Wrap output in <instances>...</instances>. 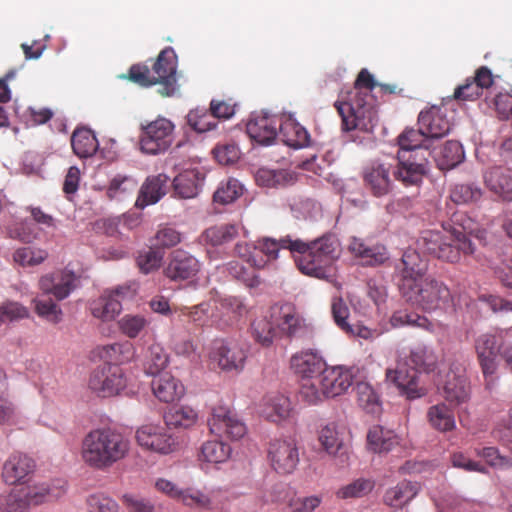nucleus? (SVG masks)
I'll return each mask as SVG.
<instances>
[{"instance_id": "f257e3e1", "label": "nucleus", "mask_w": 512, "mask_h": 512, "mask_svg": "<svg viewBox=\"0 0 512 512\" xmlns=\"http://www.w3.org/2000/svg\"><path fill=\"white\" fill-rule=\"evenodd\" d=\"M470 237L482 241L486 231L467 215H457L449 236L441 232L429 231L423 237L425 250L446 262L456 263L461 255H472L476 248Z\"/></svg>"}, {"instance_id": "f03ea898", "label": "nucleus", "mask_w": 512, "mask_h": 512, "mask_svg": "<svg viewBox=\"0 0 512 512\" xmlns=\"http://www.w3.org/2000/svg\"><path fill=\"white\" fill-rule=\"evenodd\" d=\"M376 85L373 75L367 69H362L348 99L335 104L345 130L359 129L366 132L373 130L378 121V112L377 100L371 91Z\"/></svg>"}, {"instance_id": "7ed1b4c3", "label": "nucleus", "mask_w": 512, "mask_h": 512, "mask_svg": "<svg viewBox=\"0 0 512 512\" xmlns=\"http://www.w3.org/2000/svg\"><path fill=\"white\" fill-rule=\"evenodd\" d=\"M251 328L254 340L263 347L271 346L277 336L293 339L309 332L304 318L290 303L271 306L268 315L256 318Z\"/></svg>"}, {"instance_id": "20e7f679", "label": "nucleus", "mask_w": 512, "mask_h": 512, "mask_svg": "<svg viewBox=\"0 0 512 512\" xmlns=\"http://www.w3.org/2000/svg\"><path fill=\"white\" fill-rule=\"evenodd\" d=\"M130 441L112 428H96L87 433L81 443V458L90 468L104 471L124 459Z\"/></svg>"}, {"instance_id": "39448f33", "label": "nucleus", "mask_w": 512, "mask_h": 512, "mask_svg": "<svg viewBox=\"0 0 512 512\" xmlns=\"http://www.w3.org/2000/svg\"><path fill=\"white\" fill-rule=\"evenodd\" d=\"M295 250L297 268L305 275L328 280L333 277V263L339 257V243L330 234L323 235L313 241L305 242Z\"/></svg>"}, {"instance_id": "423d86ee", "label": "nucleus", "mask_w": 512, "mask_h": 512, "mask_svg": "<svg viewBox=\"0 0 512 512\" xmlns=\"http://www.w3.org/2000/svg\"><path fill=\"white\" fill-rule=\"evenodd\" d=\"M176 55L172 48L162 50L151 68L145 64L132 65L127 78L143 87L161 85L159 92L171 96L176 91Z\"/></svg>"}, {"instance_id": "0eeeda50", "label": "nucleus", "mask_w": 512, "mask_h": 512, "mask_svg": "<svg viewBox=\"0 0 512 512\" xmlns=\"http://www.w3.org/2000/svg\"><path fill=\"white\" fill-rule=\"evenodd\" d=\"M410 303L425 311L444 309L452 303V296L447 285L435 278L425 277L401 292Z\"/></svg>"}, {"instance_id": "6e6552de", "label": "nucleus", "mask_w": 512, "mask_h": 512, "mask_svg": "<svg viewBox=\"0 0 512 512\" xmlns=\"http://www.w3.org/2000/svg\"><path fill=\"white\" fill-rule=\"evenodd\" d=\"M174 129V124L164 117L142 125L139 137L140 150L149 155L164 153L172 145Z\"/></svg>"}, {"instance_id": "1a4fd4ad", "label": "nucleus", "mask_w": 512, "mask_h": 512, "mask_svg": "<svg viewBox=\"0 0 512 512\" xmlns=\"http://www.w3.org/2000/svg\"><path fill=\"white\" fill-rule=\"evenodd\" d=\"M128 378L116 364L105 363L96 368L89 379V388L99 397L119 395L126 387Z\"/></svg>"}, {"instance_id": "9d476101", "label": "nucleus", "mask_w": 512, "mask_h": 512, "mask_svg": "<svg viewBox=\"0 0 512 512\" xmlns=\"http://www.w3.org/2000/svg\"><path fill=\"white\" fill-rule=\"evenodd\" d=\"M247 352L243 346L233 339H215L211 344L209 359L224 371H240L243 369Z\"/></svg>"}, {"instance_id": "9b49d317", "label": "nucleus", "mask_w": 512, "mask_h": 512, "mask_svg": "<svg viewBox=\"0 0 512 512\" xmlns=\"http://www.w3.org/2000/svg\"><path fill=\"white\" fill-rule=\"evenodd\" d=\"M474 347L478 363L485 379V385L490 389L495 382L501 343H499L497 335L485 333L476 338Z\"/></svg>"}, {"instance_id": "f8f14e48", "label": "nucleus", "mask_w": 512, "mask_h": 512, "mask_svg": "<svg viewBox=\"0 0 512 512\" xmlns=\"http://www.w3.org/2000/svg\"><path fill=\"white\" fill-rule=\"evenodd\" d=\"M267 453L271 467L281 475L293 473L299 463L298 445L292 437L271 440Z\"/></svg>"}, {"instance_id": "ddd939ff", "label": "nucleus", "mask_w": 512, "mask_h": 512, "mask_svg": "<svg viewBox=\"0 0 512 512\" xmlns=\"http://www.w3.org/2000/svg\"><path fill=\"white\" fill-rule=\"evenodd\" d=\"M133 294L134 290L129 285L107 289L97 299L91 302V314L103 322L112 321L120 314L122 301L125 298L131 297Z\"/></svg>"}, {"instance_id": "4468645a", "label": "nucleus", "mask_w": 512, "mask_h": 512, "mask_svg": "<svg viewBox=\"0 0 512 512\" xmlns=\"http://www.w3.org/2000/svg\"><path fill=\"white\" fill-rule=\"evenodd\" d=\"M397 161L393 175L404 186H418L428 173V157L424 153L418 155L398 152Z\"/></svg>"}, {"instance_id": "2eb2a0df", "label": "nucleus", "mask_w": 512, "mask_h": 512, "mask_svg": "<svg viewBox=\"0 0 512 512\" xmlns=\"http://www.w3.org/2000/svg\"><path fill=\"white\" fill-rule=\"evenodd\" d=\"M135 438L139 446L159 454H170L178 448V442L173 435L166 432L164 428L153 424L139 427Z\"/></svg>"}, {"instance_id": "dca6fc26", "label": "nucleus", "mask_w": 512, "mask_h": 512, "mask_svg": "<svg viewBox=\"0 0 512 512\" xmlns=\"http://www.w3.org/2000/svg\"><path fill=\"white\" fill-rule=\"evenodd\" d=\"M17 490L29 510L31 506H38L62 497L66 493V483L60 479L51 482H35L19 487Z\"/></svg>"}, {"instance_id": "f3484780", "label": "nucleus", "mask_w": 512, "mask_h": 512, "mask_svg": "<svg viewBox=\"0 0 512 512\" xmlns=\"http://www.w3.org/2000/svg\"><path fill=\"white\" fill-rule=\"evenodd\" d=\"M208 426L212 434L227 437L231 440L240 439L246 434L245 424L233 411L225 406L213 408Z\"/></svg>"}, {"instance_id": "a211bd4d", "label": "nucleus", "mask_w": 512, "mask_h": 512, "mask_svg": "<svg viewBox=\"0 0 512 512\" xmlns=\"http://www.w3.org/2000/svg\"><path fill=\"white\" fill-rule=\"evenodd\" d=\"M386 380L394 384L400 394L413 400L426 395V389L419 386V377L416 369L408 367V362H399L395 369L386 370Z\"/></svg>"}, {"instance_id": "6ab92c4d", "label": "nucleus", "mask_w": 512, "mask_h": 512, "mask_svg": "<svg viewBox=\"0 0 512 512\" xmlns=\"http://www.w3.org/2000/svg\"><path fill=\"white\" fill-rule=\"evenodd\" d=\"M281 118V116L267 112L253 114L246 125V132L255 142L269 145L279 134Z\"/></svg>"}, {"instance_id": "aec40b11", "label": "nucleus", "mask_w": 512, "mask_h": 512, "mask_svg": "<svg viewBox=\"0 0 512 512\" xmlns=\"http://www.w3.org/2000/svg\"><path fill=\"white\" fill-rule=\"evenodd\" d=\"M427 263L414 249L404 251L400 263L396 266L399 273L400 292L410 289L412 285L424 278L427 271Z\"/></svg>"}, {"instance_id": "412c9836", "label": "nucleus", "mask_w": 512, "mask_h": 512, "mask_svg": "<svg viewBox=\"0 0 512 512\" xmlns=\"http://www.w3.org/2000/svg\"><path fill=\"white\" fill-rule=\"evenodd\" d=\"M77 283V275L65 269L42 276L39 287L44 294L63 300L76 288Z\"/></svg>"}, {"instance_id": "4be33fe9", "label": "nucleus", "mask_w": 512, "mask_h": 512, "mask_svg": "<svg viewBox=\"0 0 512 512\" xmlns=\"http://www.w3.org/2000/svg\"><path fill=\"white\" fill-rule=\"evenodd\" d=\"M390 165L374 162L363 170L365 188L375 197H382L392 191L393 181L390 177Z\"/></svg>"}, {"instance_id": "5701e85b", "label": "nucleus", "mask_w": 512, "mask_h": 512, "mask_svg": "<svg viewBox=\"0 0 512 512\" xmlns=\"http://www.w3.org/2000/svg\"><path fill=\"white\" fill-rule=\"evenodd\" d=\"M35 461L25 453L13 452L3 464L2 478L8 485H17L34 472Z\"/></svg>"}, {"instance_id": "b1692460", "label": "nucleus", "mask_w": 512, "mask_h": 512, "mask_svg": "<svg viewBox=\"0 0 512 512\" xmlns=\"http://www.w3.org/2000/svg\"><path fill=\"white\" fill-rule=\"evenodd\" d=\"M418 126L421 127L432 143L435 139L447 135L451 129L446 110L436 106H432L419 114Z\"/></svg>"}, {"instance_id": "393cba45", "label": "nucleus", "mask_w": 512, "mask_h": 512, "mask_svg": "<svg viewBox=\"0 0 512 512\" xmlns=\"http://www.w3.org/2000/svg\"><path fill=\"white\" fill-rule=\"evenodd\" d=\"M199 269V262L194 256L184 250L177 249L171 253V259L165 273L172 280H186L196 276Z\"/></svg>"}, {"instance_id": "a878e982", "label": "nucleus", "mask_w": 512, "mask_h": 512, "mask_svg": "<svg viewBox=\"0 0 512 512\" xmlns=\"http://www.w3.org/2000/svg\"><path fill=\"white\" fill-rule=\"evenodd\" d=\"M320 377L328 398L345 393L353 383L351 369L342 366L325 367Z\"/></svg>"}, {"instance_id": "bb28decb", "label": "nucleus", "mask_w": 512, "mask_h": 512, "mask_svg": "<svg viewBox=\"0 0 512 512\" xmlns=\"http://www.w3.org/2000/svg\"><path fill=\"white\" fill-rule=\"evenodd\" d=\"M151 388L154 396L164 403L178 401L185 393L181 381L169 372L155 376L151 382Z\"/></svg>"}, {"instance_id": "cd10ccee", "label": "nucleus", "mask_w": 512, "mask_h": 512, "mask_svg": "<svg viewBox=\"0 0 512 512\" xmlns=\"http://www.w3.org/2000/svg\"><path fill=\"white\" fill-rule=\"evenodd\" d=\"M443 397L453 406L467 403L471 395L470 383L465 375L449 371L443 384Z\"/></svg>"}, {"instance_id": "c85d7f7f", "label": "nucleus", "mask_w": 512, "mask_h": 512, "mask_svg": "<svg viewBox=\"0 0 512 512\" xmlns=\"http://www.w3.org/2000/svg\"><path fill=\"white\" fill-rule=\"evenodd\" d=\"M486 187L504 201H512V173L501 166L491 167L483 174Z\"/></svg>"}, {"instance_id": "c756f323", "label": "nucleus", "mask_w": 512, "mask_h": 512, "mask_svg": "<svg viewBox=\"0 0 512 512\" xmlns=\"http://www.w3.org/2000/svg\"><path fill=\"white\" fill-rule=\"evenodd\" d=\"M168 182L169 177L162 173L147 177L140 188L136 207L143 209L157 203L166 194Z\"/></svg>"}, {"instance_id": "7c9ffc66", "label": "nucleus", "mask_w": 512, "mask_h": 512, "mask_svg": "<svg viewBox=\"0 0 512 512\" xmlns=\"http://www.w3.org/2000/svg\"><path fill=\"white\" fill-rule=\"evenodd\" d=\"M398 152H406L407 154L426 155L428 158L432 155L430 151L432 142L426 136L424 131L419 127L418 129H405L398 136Z\"/></svg>"}, {"instance_id": "2f4dec72", "label": "nucleus", "mask_w": 512, "mask_h": 512, "mask_svg": "<svg viewBox=\"0 0 512 512\" xmlns=\"http://www.w3.org/2000/svg\"><path fill=\"white\" fill-rule=\"evenodd\" d=\"M291 367L295 373L303 378L321 375L326 367V362L316 351H301L291 357Z\"/></svg>"}, {"instance_id": "473e14b6", "label": "nucleus", "mask_w": 512, "mask_h": 512, "mask_svg": "<svg viewBox=\"0 0 512 512\" xmlns=\"http://www.w3.org/2000/svg\"><path fill=\"white\" fill-rule=\"evenodd\" d=\"M256 243L257 247L260 248L261 253L264 254L268 262L274 261L278 258L280 249H288L295 259V250L303 246L300 243V239H292L289 235L278 240L271 237H261L256 240Z\"/></svg>"}, {"instance_id": "72a5a7b5", "label": "nucleus", "mask_w": 512, "mask_h": 512, "mask_svg": "<svg viewBox=\"0 0 512 512\" xmlns=\"http://www.w3.org/2000/svg\"><path fill=\"white\" fill-rule=\"evenodd\" d=\"M279 135L286 145L293 148H303L310 144L307 130L292 118H281Z\"/></svg>"}, {"instance_id": "f704fd0d", "label": "nucleus", "mask_w": 512, "mask_h": 512, "mask_svg": "<svg viewBox=\"0 0 512 512\" xmlns=\"http://www.w3.org/2000/svg\"><path fill=\"white\" fill-rule=\"evenodd\" d=\"M429 425L438 432H450L456 428L453 410L445 403L432 405L427 410Z\"/></svg>"}, {"instance_id": "c9c22d12", "label": "nucleus", "mask_w": 512, "mask_h": 512, "mask_svg": "<svg viewBox=\"0 0 512 512\" xmlns=\"http://www.w3.org/2000/svg\"><path fill=\"white\" fill-rule=\"evenodd\" d=\"M418 490L416 483L403 480L385 492L383 501L392 508H402L418 494Z\"/></svg>"}, {"instance_id": "e433bc0d", "label": "nucleus", "mask_w": 512, "mask_h": 512, "mask_svg": "<svg viewBox=\"0 0 512 512\" xmlns=\"http://www.w3.org/2000/svg\"><path fill=\"white\" fill-rule=\"evenodd\" d=\"M349 251L361 258L367 265H378L387 259L385 248L381 246H368L364 240L352 237L348 245Z\"/></svg>"}, {"instance_id": "4c0bfd02", "label": "nucleus", "mask_w": 512, "mask_h": 512, "mask_svg": "<svg viewBox=\"0 0 512 512\" xmlns=\"http://www.w3.org/2000/svg\"><path fill=\"white\" fill-rule=\"evenodd\" d=\"M204 178L196 170H185L173 180L175 193L184 199L193 198L198 194Z\"/></svg>"}, {"instance_id": "58836bf2", "label": "nucleus", "mask_w": 512, "mask_h": 512, "mask_svg": "<svg viewBox=\"0 0 512 512\" xmlns=\"http://www.w3.org/2000/svg\"><path fill=\"white\" fill-rule=\"evenodd\" d=\"M198 413L195 409L186 405H175L169 408L164 414L165 424L169 428L187 429L196 424Z\"/></svg>"}, {"instance_id": "ea45409f", "label": "nucleus", "mask_w": 512, "mask_h": 512, "mask_svg": "<svg viewBox=\"0 0 512 512\" xmlns=\"http://www.w3.org/2000/svg\"><path fill=\"white\" fill-rule=\"evenodd\" d=\"M231 446L223 441L209 440L204 442L198 453V460L204 463L220 464L231 456Z\"/></svg>"}, {"instance_id": "a19ab883", "label": "nucleus", "mask_w": 512, "mask_h": 512, "mask_svg": "<svg viewBox=\"0 0 512 512\" xmlns=\"http://www.w3.org/2000/svg\"><path fill=\"white\" fill-rule=\"evenodd\" d=\"M71 146L78 157L88 158L96 153L99 144L96 136L90 129L79 128L72 134Z\"/></svg>"}, {"instance_id": "79ce46f5", "label": "nucleus", "mask_w": 512, "mask_h": 512, "mask_svg": "<svg viewBox=\"0 0 512 512\" xmlns=\"http://www.w3.org/2000/svg\"><path fill=\"white\" fill-rule=\"evenodd\" d=\"M318 442L322 449L331 456H337L344 452L343 439L335 423L323 425L318 430Z\"/></svg>"}, {"instance_id": "37998d69", "label": "nucleus", "mask_w": 512, "mask_h": 512, "mask_svg": "<svg viewBox=\"0 0 512 512\" xmlns=\"http://www.w3.org/2000/svg\"><path fill=\"white\" fill-rule=\"evenodd\" d=\"M367 444L371 451L383 453L391 451L398 444V439L394 432L385 430L380 426H374L368 432Z\"/></svg>"}, {"instance_id": "c03bdc74", "label": "nucleus", "mask_w": 512, "mask_h": 512, "mask_svg": "<svg viewBox=\"0 0 512 512\" xmlns=\"http://www.w3.org/2000/svg\"><path fill=\"white\" fill-rule=\"evenodd\" d=\"M464 156V150L461 143L451 140L444 144L434 158L439 169L449 170L460 164L464 160Z\"/></svg>"}, {"instance_id": "a18cd8bd", "label": "nucleus", "mask_w": 512, "mask_h": 512, "mask_svg": "<svg viewBox=\"0 0 512 512\" xmlns=\"http://www.w3.org/2000/svg\"><path fill=\"white\" fill-rule=\"evenodd\" d=\"M138 182L131 176L116 175L107 187V197L110 200L123 201L132 196L137 190Z\"/></svg>"}, {"instance_id": "49530a36", "label": "nucleus", "mask_w": 512, "mask_h": 512, "mask_svg": "<svg viewBox=\"0 0 512 512\" xmlns=\"http://www.w3.org/2000/svg\"><path fill=\"white\" fill-rule=\"evenodd\" d=\"M291 402L288 397L278 394L268 398L264 404L262 413L271 422H279L289 417Z\"/></svg>"}, {"instance_id": "de8ad7c7", "label": "nucleus", "mask_w": 512, "mask_h": 512, "mask_svg": "<svg viewBox=\"0 0 512 512\" xmlns=\"http://www.w3.org/2000/svg\"><path fill=\"white\" fill-rule=\"evenodd\" d=\"M100 356L106 363L119 365L129 362L134 356V347L130 342L113 343L102 347Z\"/></svg>"}, {"instance_id": "09e8293b", "label": "nucleus", "mask_w": 512, "mask_h": 512, "mask_svg": "<svg viewBox=\"0 0 512 512\" xmlns=\"http://www.w3.org/2000/svg\"><path fill=\"white\" fill-rule=\"evenodd\" d=\"M299 395L303 401L310 405L317 404L328 398L320 375L303 378Z\"/></svg>"}, {"instance_id": "8fccbe9b", "label": "nucleus", "mask_w": 512, "mask_h": 512, "mask_svg": "<svg viewBox=\"0 0 512 512\" xmlns=\"http://www.w3.org/2000/svg\"><path fill=\"white\" fill-rule=\"evenodd\" d=\"M409 362L417 372H431L436 368L437 356L431 348L425 345H418L411 350Z\"/></svg>"}, {"instance_id": "3c124183", "label": "nucleus", "mask_w": 512, "mask_h": 512, "mask_svg": "<svg viewBox=\"0 0 512 512\" xmlns=\"http://www.w3.org/2000/svg\"><path fill=\"white\" fill-rule=\"evenodd\" d=\"M236 255L251 266L254 270H260L269 263L257 247L256 241L253 243H237L235 245Z\"/></svg>"}, {"instance_id": "603ef678", "label": "nucleus", "mask_w": 512, "mask_h": 512, "mask_svg": "<svg viewBox=\"0 0 512 512\" xmlns=\"http://www.w3.org/2000/svg\"><path fill=\"white\" fill-rule=\"evenodd\" d=\"M356 394L359 406L367 413L378 414L381 411L379 396L369 383H357Z\"/></svg>"}, {"instance_id": "864d4df0", "label": "nucleus", "mask_w": 512, "mask_h": 512, "mask_svg": "<svg viewBox=\"0 0 512 512\" xmlns=\"http://www.w3.org/2000/svg\"><path fill=\"white\" fill-rule=\"evenodd\" d=\"M187 124L197 133H204L216 128L218 121L210 110L205 108H196L191 110L187 116Z\"/></svg>"}, {"instance_id": "5fc2aeb1", "label": "nucleus", "mask_w": 512, "mask_h": 512, "mask_svg": "<svg viewBox=\"0 0 512 512\" xmlns=\"http://www.w3.org/2000/svg\"><path fill=\"white\" fill-rule=\"evenodd\" d=\"M168 362L169 357L164 349L159 345H152L149 347L144 360V371L146 374L155 377L162 374L161 371L166 368Z\"/></svg>"}, {"instance_id": "6e6d98bb", "label": "nucleus", "mask_w": 512, "mask_h": 512, "mask_svg": "<svg viewBox=\"0 0 512 512\" xmlns=\"http://www.w3.org/2000/svg\"><path fill=\"white\" fill-rule=\"evenodd\" d=\"M243 186L234 178H229L225 182H221L217 190L214 192L213 200L215 203L227 205L234 202L242 195Z\"/></svg>"}, {"instance_id": "4d7b16f0", "label": "nucleus", "mask_w": 512, "mask_h": 512, "mask_svg": "<svg viewBox=\"0 0 512 512\" xmlns=\"http://www.w3.org/2000/svg\"><path fill=\"white\" fill-rule=\"evenodd\" d=\"M48 257L46 250L34 247H21L13 253V260L22 267H33L44 262Z\"/></svg>"}, {"instance_id": "13d9d810", "label": "nucleus", "mask_w": 512, "mask_h": 512, "mask_svg": "<svg viewBox=\"0 0 512 512\" xmlns=\"http://www.w3.org/2000/svg\"><path fill=\"white\" fill-rule=\"evenodd\" d=\"M178 502L185 506L201 510L210 509L212 505L211 498L208 494L193 487L182 488Z\"/></svg>"}, {"instance_id": "bf43d9fd", "label": "nucleus", "mask_w": 512, "mask_h": 512, "mask_svg": "<svg viewBox=\"0 0 512 512\" xmlns=\"http://www.w3.org/2000/svg\"><path fill=\"white\" fill-rule=\"evenodd\" d=\"M374 485L371 479L359 478L338 489L336 496L340 499L364 497L373 490Z\"/></svg>"}, {"instance_id": "052dcab7", "label": "nucleus", "mask_w": 512, "mask_h": 512, "mask_svg": "<svg viewBox=\"0 0 512 512\" xmlns=\"http://www.w3.org/2000/svg\"><path fill=\"white\" fill-rule=\"evenodd\" d=\"M35 311L39 317L46 319L47 321L57 324L62 319V310L58 305L44 294L34 300Z\"/></svg>"}, {"instance_id": "680f3d73", "label": "nucleus", "mask_w": 512, "mask_h": 512, "mask_svg": "<svg viewBox=\"0 0 512 512\" xmlns=\"http://www.w3.org/2000/svg\"><path fill=\"white\" fill-rule=\"evenodd\" d=\"M205 239L212 245H222L232 241L238 235V227L233 224L213 226L208 228L205 233Z\"/></svg>"}, {"instance_id": "e2e57ef3", "label": "nucleus", "mask_w": 512, "mask_h": 512, "mask_svg": "<svg viewBox=\"0 0 512 512\" xmlns=\"http://www.w3.org/2000/svg\"><path fill=\"white\" fill-rule=\"evenodd\" d=\"M482 190L473 184H457L450 192V199L455 204H471L479 201Z\"/></svg>"}, {"instance_id": "0e129e2a", "label": "nucleus", "mask_w": 512, "mask_h": 512, "mask_svg": "<svg viewBox=\"0 0 512 512\" xmlns=\"http://www.w3.org/2000/svg\"><path fill=\"white\" fill-rule=\"evenodd\" d=\"M227 271L231 276L242 281L248 287H256L260 284L259 276L255 270L250 265L248 267L244 266L238 260L230 261L227 264Z\"/></svg>"}, {"instance_id": "69168bd1", "label": "nucleus", "mask_w": 512, "mask_h": 512, "mask_svg": "<svg viewBox=\"0 0 512 512\" xmlns=\"http://www.w3.org/2000/svg\"><path fill=\"white\" fill-rule=\"evenodd\" d=\"M474 454L482 457L493 468L507 469L512 467V457L501 455L496 447L475 448Z\"/></svg>"}, {"instance_id": "338daca9", "label": "nucleus", "mask_w": 512, "mask_h": 512, "mask_svg": "<svg viewBox=\"0 0 512 512\" xmlns=\"http://www.w3.org/2000/svg\"><path fill=\"white\" fill-rule=\"evenodd\" d=\"M144 316L127 314L119 322L120 331L129 338H136L148 325Z\"/></svg>"}, {"instance_id": "774afa93", "label": "nucleus", "mask_w": 512, "mask_h": 512, "mask_svg": "<svg viewBox=\"0 0 512 512\" xmlns=\"http://www.w3.org/2000/svg\"><path fill=\"white\" fill-rule=\"evenodd\" d=\"M322 503V496L310 495L291 498L284 512H314Z\"/></svg>"}]
</instances>
